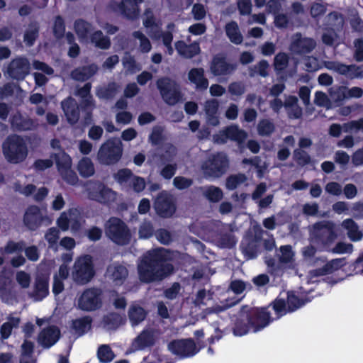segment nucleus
<instances>
[{
    "mask_svg": "<svg viewBox=\"0 0 363 363\" xmlns=\"http://www.w3.org/2000/svg\"><path fill=\"white\" fill-rule=\"evenodd\" d=\"M94 275L93 259L90 255H81L75 259L71 271V277L74 282L79 285L86 284Z\"/></svg>",
    "mask_w": 363,
    "mask_h": 363,
    "instance_id": "2",
    "label": "nucleus"
},
{
    "mask_svg": "<svg viewBox=\"0 0 363 363\" xmlns=\"http://www.w3.org/2000/svg\"><path fill=\"white\" fill-rule=\"evenodd\" d=\"M246 138L245 131L240 130L238 126L232 125L215 135L213 138L217 143H225L228 139L242 143Z\"/></svg>",
    "mask_w": 363,
    "mask_h": 363,
    "instance_id": "18",
    "label": "nucleus"
},
{
    "mask_svg": "<svg viewBox=\"0 0 363 363\" xmlns=\"http://www.w3.org/2000/svg\"><path fill=\"white\" fill-rule=\"evenodd\" d=\"M60 337L59 329L55 326H49L39 333L38 341L43 347L49 348L57 342Z\"/></svg>",
    "mask_w": 363,
    "mask_h": 363,
    "instance_id": "21",
    "label": "nucleus"
},
{
    "mask_svg": "<svg viewBox=\"0 0 363 363\" xmlns=\"http://www.w3.org/2000/svg\"><path fill=\"white\" fill-rule=\"evenodd\" d=\"M235 65L225 61L223 57L216 56L213 58L211 66V72L216 76L228 75L235 69Z\"/></svg>",
    "mask_w": 363,
    "mask_h": 363,
    "instance_id": "23",
    "label": "nucleus"
},
{
    "mask_svg": "<svg viewBox=\"0 0 363 363\" xmlns=\"http://www.w3.org/2000/svg\"><path fill=\"white\" fill-rule=\"evenodd\" d=\"M168 349L173 354L181 357L192 356L197 352L195 343L191 340L173 341L169 344Z\"/></svg>",
    "mask_w": 363,
    "mask_h": 363,
    "instance_id": "15",
    "label": "nucleus"
},
{
    "mask_svg": "<svg viewBox=\"0 0 363 363\" xmlns=\"http://www.w3.org/2000/svg\"><path fill=\"white\" fill-rule=\"evenodd\" d=\"M158 337L157 331L152 329L144 330L133 340L131 344V350L138 351L152 346Z\"/></svg>",
    "mask_w": 363,
    "mask_h": 363,
    "instance_id": "14",
    "label": "nucleus"
},
{
    "mask_svg": "<svg viewBox=\"0 0 363 363\" xmlns=\"http://www.w3.org/2000/svg\"><path fill=\"white\" fill-rule=\"evenodd\" d=\"M129 319L133 325H138L146 316V313L143 308L137 305H133L130 307L128 311Z\"/></svg>",
    "mask_w": 363,
    "mask_h": 363,
    "instance_id": "42",
    "label": "nucleus"
},
{
    "mask_svg": "<svg viewBox=\"0 0 363 363\" xmlns=\"http://www.w3.org/2000/svg\"><path fill=\"white\" fill-rule=\"evenodd\" d=\"M75 31L82 40L87 41L88 35L92 30V27L89 23L78 20L74 23Z\"/></svg>",
    "mask_w": 363,
    "mask_h": 363,
    "instance_id": "41",
    "label": "nucleus"
},
{
    "mask_svg": "<svg viewBox=\"0 0 363 363\" xmlns=\"http://www.w3.org/2000/svg\"><path fill=\"white\" fill-rule=\"evenodd\" d=\"M101 292L96 289L85 290L78 300L79 307L84 311H94L101 306Z\"/></svg>",
    "mask_w": 363,
    "mask_h": 363,
    "instance_id": "13",
    "label": "nucleus"
},
{
    "mask_svg": "<svg viewBox=\"0 0 363 363\" xmlns=\"http://www.w3.org/2000/svg\"><path fill=\"white\" fill-rule=\"evenodd\" d=\"M228 91L231 95L240 96L245 92V86L241 82H233L228 86Z\"/></svg>",
    "mask_w": 363,
    "mask_h": 363,
    "instance_id": "63",
    "label": "nucleus"
},
{
    "mask_svg": "<svg viewBox=\"0 0 363 363\" xmlns=\"http://www.w3.org/2000/svg\"><path fill=\"white\" fill-rule=\"evenodd\" d=\"M60 238V232L55 228H50L45 234V239L48 242L49 247L55 252L58 250L57 242Z\"/></svg>",
    "mask_w": 363,
    "mask_h": 363,
    "instance_id": "45",
    "label": "nucleus"
},
{
    "mask_svg": "<svg viewBox=\"0 0 363 363\" xmlns=\"http://www.w3.org/2000/svg\"><path fill=\"white\" fill-rule=\"evenodd\" d=\"M30 63L26 58L18 57L13 60L9 67L8 73L13 79H23L28 74Z\"/></svg>",
    "mask_w": 363,
    "mask_h": 363,
    "instance_id": "17",
    "label": "nucleus"
},
{
    "mask_svg": "<svg viewBox=\"0 0 363 363\" xmlns=\"http://www.w3.org/2000/svg\"><path fill=\"white\" fill-rule=\"evenodd\" d=\"M84 224L83 216L77 208L62 212L57 220V225L62 231L70 230L72 233L79 231Z\"/></svg>",
    "mask_w": 363,
    "mask_h": 363,
    "instance_id": "7",
    "label": "nucleus"
},
{
    "mask_svg": "<svg viewBox=\"0 0 363 363\" xmlns=\"http://www.w3.org/2000/svg\"><path fill=\"white\" fill-rule=\"evenodd\" d=\"M98 69V66L92 64L86 67H79L74 69L72 71L71 76L75 80L85 81L95 74Z\"/></svg>",
    "mask_w": 363,
    "mask_h": 363,
    "instance_id": "30",
    "label": "nucleus"
},
{
    "mask_svg": "<svg viewBox=\"0 0 363 363\" xmlns=\"http://www.w3.org/2000/svg\"><path fill=\"white\" fill-rule=\"evenodd\" d=\"M246 179V177L242 174L232 175L227 179L225 185L227 189L233 190L244 183Z\"/></svg>",
    "mask_w": 363,
    "mask_h": 363,
    "instance_id": "54",
    "label": "nucleus"
},
{
    "mask_svg": "<svg viewBox=\"0 0 363 363\" xmlns=\"http://www.w3.org/2000/svg\"><path fill=\"white\" fill-rule=\"evenodd\" d=\"M73 328L76 333L81 335L91 328V319L89 317L77 319L73 322Z\"/></svg>",
    "mask_w": 363,
    "mask_h": 363,
    "instance_id": "48",
    "label": "nucleus"
},
{
    "mask_svg": "<svg viewBox=\"0 0 363 363\" xmlns=\"http://www.w3.org/2000/svg\"><path fill=\"white\" fill-rule=\"evenodd\" d=\"M85 191L88 198L102 203L115 201L117 197L116 192L97 182H87L85 184Z\"/></svg>",
    "mask_w": 363,
    "mask_h": 363,
    "instance_id": "6",
    "label": "nucleus"
},
{
    "mask_svg": "<svg viewBox=\"0 0 363 363\" xmlns=\"http://www.w3.org/2000/svg\"><path fill=\"white\" fill-rule=\"evenodd\" d=\"M175 48L178 54L184 58H191L198 55L201 50L198 43L187 45L182 40L175 43Z\"/></svg>",
    "mask_w": 363,
    "mask_h": 363,
    "instance_id": "26",
    "label": "nucleus"
},
{
    "mask_svg": "<svg viewBox=\"0 0 363 363\" xmlns=\"http://www.w3.org/2000/svg\"><path fill=\"white\" fill-rule=\"evenodd\" d=\"M168 253L164 248L149 251L138 265L140 279L144 282L161 280L170 274L173 267L166 260Z\"/></svg>",
    "mask_w": 363,
    "mask_h": 363,
    "instance_id": "1",
    "label": "nucleus"
},
{
    "mask_svg": "<svg viewBox=\"0 0 363 363\" xmlns=\"http://www.w3.org/2000/svg\"><path fill=\"white\" fill-rule=\"evenodd\" d=\"M154 206L157 213L163 218H169L175 212L172 196L166 191L159 194Z\"/></svg>",
    "mask_w": 363,
    "mask_h": 363,
    "instance_id": "12",
    "label": "nucleus"
},
{
    "mask_svg": "<svg viewBox=\"0 0 363 363\" xmlns=\"http://www.w3.org/2000/svg\"><path fill=\"white\" fill-rule=\"evenodd\" d=\"M218 101L216 99L206 101L204 104V111L206 116L207 123L213 126H216L219 124L218 117Z\"/></svg>",
    "mask_w": 363,
    "mask_h": 363,
    "instance_id": "27",
    "label": "nucleus"
},
{
    "mask_svg": "<svg viewBox=\"0 0 363 363\" xmlns=\"http://www.w3.org/2000/svg\"><path fill=\"white\" fill-rule=\"evenodd\" d=\"M274 125L269 120L264 119L259 122L257 125V132L261 136H269L274 130Z\"/></svg>",
    "mask_w": 363,
    "mask_h": 363,
    "instance_id": "50",
    "label": "nucleus"
},
{
    "mask_svg": "<svg viewBox=\"0 0 363 363\" xmlns=\"http://www.w3.org/2000/svg\"><path fill=\"white\" fill-rule=\"evenodd\" d=\"M133 36L139 40L138 49L143 53H147L152 49L150 40L140 31H135Z\"/></svg>",
    "mask_w": 363,
    "mask_h": 363,
    "instance_id": "46",
    "label": "nucleus"
},
{
    "mask_svg": "<svg viewBox=\"0 0 363 363\" xmlns=\"http://www.w3.org/2000/svg\"><path fill=\"white\" fill-rule=\"evenodd\" d=\"M345 264V261L343 258L334 259L328 262L321 270L318 272H315V273L317 275L330 274L343 267Z\"/></svg>",
    "mask_w": 363,
    "mask_h": 363,
    "instance_id": "44",
    "label": "nucleus"
},
{
    "mask_svg": "<svg viewBox=\"0 0 363 363\" xmlns=\"http://www.w3.org/2000/svg\"><path fill=\"white\" fill-rule=\"evenodd\" d=\"M90 40L96 47L106 50L110 48L111 42L108 37L104 35L101 30H96L90 35Z\"/></svg>",
    "mask_w": 363,
    "mask_h": 363,
    "instance_id": "37",
    "label": "nucleus"
},
{
    "mask_svg": "<svg viewBox=\"0 0 363 363\" xmlns=\"http://www.w3.org/2000/svg\"><path fill=\"white\" fill-rule=\"evenodd\" d=\"M62 179L69 185H76L79 182V178L72 167L59 172Z\"/></svg>",
    "mask_w": 363,
    "mask_h": 363,
    "instance_id": "52",
    "label": "nucleus"
},
{
    "mask_svg": "<svg viewBox=\"0 0 363 363\" xmlns=\"http://www.w3.org/2000/svg\"><path fill=\"white\" fill-rule=\"evenodd\" d=\"M106 235L118 245H126L130 242V233L125 224L117 218H111L106 223Z\"/></svg>",
    "mask_w": 363,
    "mask_h": 363,
    "instance_id": "8",
    "label": "nucleus"
},
{
    "mask_svg": "<svg viewBox=\"0 0 363 363\" xmlns=\"http://www.w3.org/2000/svg\"><path fill=\"white\" fill-rule=\"evenodd\" d=\"M269 322V315L264 309H261L255 313V320L252 321L254 332H257L268 325Z\"/></svg>",
    "mask_w": 363,
    "mask_h": 363,
    "instance_id": "36",
    "label": "nucleus"
},
{
    "mask_svg": "<svg viewBox=\"0 0 363 363\" xmlns=\"http://www.w3.org/2000/svg\"><path fill=\"white\" fill-rule=\"evenodd\" d=\"M157 86L162 98L169 105H174L182 99L179 86L169 78H161L157 81Z\"/></svg>",
    "mask_w": 363,
    "mask_h": 363,
    "instance_id": "9",
    "label": "nucleus"
},
{
    "mask_svg": "<svg viewBox=\"0 0 363 363\" xmlns=\"http://www.w3.org/2000/svg\"><path fill=\"white\" fill-rule=\"evenodd\" d=\"M342 226L347 230L348 238L354 242L360 240L363 233L358 225L352 219H346L342 223Z\"/></svg>",
    "mask_w": 363,
    "mask_h": 363,
    "instance_id": "33",
    "label": "nucleus"
},
{
    "mask_svg": "<svg viewBox=\"0 0 363 363\" xmlns=\"http://www.w3.org/2000/svg\"><path fill=\"white\" fill-rule=\"evenodd\" d=\"M3 153L9 162L17 164L26 159L28 149L21 138L13 135L8 138L4 143Z\"/></svg>",
    "mask_w": 363,
    "mask_h": 363,
    "instance_id": "3",
    "label": "nucleus"
},
{
    "mask_svg": "<svg viewBox=\"0 0 363 363\" xmlns=\"http://www.w3.org/2000/svg\"><path fill=\"white\" fill-rule=\"evenodd\" d=\"M203 196L210 202L218 203L223 196L222 190L215 186H208L201 188Z\"/></svg>",
    "mask_w": 363,
    "mask_h": 363,
    "instance_id": "34",
    "label": "nucleus"
},
{
    "mask_svg": "<svg viewBox=\"0 0 363 363\" xmlns=\"http://www.w3.org/2000/svg\"><path fill=\"white\" fill-rule=\"evenodd\" d=\"M20 323V319L18 317H9L8 320L4 323L0 328V334L3 339H7L13 328H17Z\"/></svg>",
    "mask_w": 363,
    "mask_h": 363,
    "instance_id": "43",
    "label": "nucleus"
},
{
    "mask_svg": "<svg viewBox=\"0 0 363 363\" xmlns=\"http://www.w3.org/2000/svg\"><path fill=\"white\" fill-rule=\"evenodd\" d=\"M127 269L121 264H113L110 265L106 272V275L116 285H121L128 277Z\"/></svg>",
    "mask_w": 363,
    "mask_h": 363,
    "instance_id": "24",
    "label": "nucleus"
},
{
    "mask_svg": "<svg viewBox=\"0 0 363 363\" xmlns=\"http://www.w3.org/2000/svg\"><path fill=\"white\" fill-rule=\"evenodd\" d=\"M304 302L300 301L293 293H289L287 298L288 311L291 312L300 308Z\"/></svg>",
    "mask_w": 363,
    "mask_h": 363,
    "instance_id": "59",
    "label": "nucleus"
},
{
    "mask_svg": "<svg viewBox=\"0 0 363 363\" xmlns=\"http://www.w3.org/2000/svg\"><path fill=\"white\" fill-rule=\"evenodd\" d=\"M48 294V277H38L35 279V287L33 296L36 301L45 298Z\"/></svg>",
    "mask_w": 363,
    "mask_h": 363,
    "instance_id": "32",
    "label": "nucleus"
},
{
    "mask_svg": "<svg viewBox=\"0 0 363 363\" xmlns=\"http://www.w3.org/2000/svg\"><path fill=\"white\" fill-rule=\"evenodd\" d=\"M228 164L226 155L218 153L210 156L201 166V171L206 178H218L224 172Z\"/></svg>",
    "mask_w": 363,
    "mask_h": 363,
    "instance_id": "5",
    "label": "nucleus"
},
{
    "mask_svg": "<svg viewBox=\"0 0 363 363\" xmlns=\"http://www.w3.org/2000/svg\"><path fill=\"white\" fill-rule=\"evenodd\" d=\"M91 88V84L87 83L77 91V94L82 98V104L86 108L92 110L95 105L92 96L90 95Z\"/></svg>",
    "mask_w": 363,
    "mask_h": 363,
    "instance_id": "35",
    "label": "nucleus"
},
{
    "mask_svg": "<svg viewBox=\"0 0 363 363\" xmlns=\"http://www.w3.org/2000/svg\"><path fill=\"white\" fill-rule=\"evenodd\" d=\"M175 25L173 23H170L167 26V30L164 32H160V30H157L160 35L159 39H162L163 45L172 43L173 40L172 32L174 31Z\"/></svg>",
    "mask_w": 363,
    "mask_h": 363,
    "instance_id": "55",
    "label": "nucleus"
},
{
    "mask_svg": "<svg viewBox=\"0 0 363 363\" xmlns=\"http://www.w3.org/2000/svg\"><path fill=\"white\" fill-rule=\"evenodd\" d=\"M154 228L150 221H144L139 227V238L142 239H147L153 235Z\"/></svg>",
    "mask_w": 363,
    "mask_h": 363,
    "instance_id": "57",
    "label": "nucleus"
},
{
    "mask_svg": "<svg viewBox=\"0 0 363 363\" xmlns=\"http://www.w3.org/2000/svg\"><path fill=\"white\" fill-rule=\"evenodd\" d=\"M52 219L47 215L46 209L33 206L28 208L24 216V223L30 230L37 229L42 223L50 224Z\"/></svg>",
    "mask_w": 363,
    "mask_h": 363,
    "instance_id": "11",
    "label": "nucleus"
},
{
    "mask_svg": "<svg viewBox=\"0 0 363 363\" xmlns=\"http://www.w3.org/2000/svg\"><path fill=\"white\" fill-rule=\"evenodd\" d=\"M55 158L59 172L72 167V160L71 157L64 151L56 154Z\"/></svg>",
    "mask_w": 363,
    "mask_h": 363,
    "instance_id": "38",
    "label": "nucleus"
},
{
    "mask_svg": "<svg viewBox=\"0 0 363 363\" xmlns=\"http://www.w3.org/2000/svg\"><path fill=\"white\" fill-rule=\"evenodd\" d=\"M289 57L285 53H279L274 57V67L277 70L284 69L288 64Z\"/></svg>",
    "mask_w": 363,
    "mask_h": 363,
    "instance_id": "62",
    "label": "nucleus"
},
{
    "mask_svg": "<svg viewBox=\"0 0 363 363\" xmlns=\"http://www.w3.org/2000/svg\"><path fill=\"white\" fill-rule=\"evenodd\" d=\"M16 280L22 288H28L30 284V277L24 271H19L16 273Z\"/></svg>",
    "mask_w": 363,
    "mask_h": 363,
    "instance_id": "64",
    "label": "nucleus"
},
{
    "mask_svg": "<svg viewBox=\"0 0 363 363\" xmlns=\"http://www.w3.org/2000/svg\"><path fill=\"white\" fill-rule=\"evenodd\" d=\"M62 108L71 124L76 123L79 118V111L77 102L72 98H67L62 101Z\"/></svg>",
    "mask_w": 363,
    "mask_h": 363,
    "instance_id": "25",
    "label": "nucleus"
},
{
    "mask_svg": "<svg viewBox=\"0 0 363 363\" xmlns=\"http://www.w3.org/2000/svg\"><path fill=\"white\" fill-rule=\"evenodd\" d=\"M316 45L314 40L310 38H302L301 34L296 33L292 38L290 49L292 52L303 54L312 51Z\"/></svg>",
    "mask_w": 363,
    "mask_h": 363,
    "instance_id": "20",
    "label": "nucleus"
},
{
    "mask_svg": "<svg viewBox=\"0 0 363 363\" xmlns=\"http://www.w3.org/2000/svg\"><path fill=\"white\" fill-rule=\"evenodd\" d=\"M39 26L37 23H30L24 31L23 41L28 46H32L38 36Z\"/></svg>",
    "mask_w": 363,
    "mask_h": 363,
    "instance_id": "39",
    "label": "nucleus"
},
{
    "mask_svg": "<svg viewBox=\"0 0 363 363\" xmlns=\"http://www.w3.org/2000/svg\"><path fill=\"white\" fill-rule=\"evenodd\" d=\"M311 235L312 239L320 238L325 245H330L337 238L334 224L329 221L315 223L311 230Z\"/></svg>",
    "mask_w": 363,
    "mask_h": 363,
    "instance_id": "10",
    "label": "nucleus"
},
{
    "mask_svg": "<svg viewBox=\"0 0 363 363\" xmlns=\"http://www.w3.org/2000/svg\"><path fill=\"white\" fill-rule=\"evenodd\" d=\"M77 169L79 175L83 178L91 177L95 174L94 164L87 157H84L79 160L77 164Z\"/></svg>",
    "mask_w": 363,
    "mask_h": 363,
    "instance_id": "29",
    "label": "nucleus"
},
{
    "mask_svg": "<svg viewBox=\"0 0 363 363\" xmlns=\"http://www.w3.org/2000/svg\"><path fill=\"white\" fill-rule=\"evenodd\" d=\"M98 358L101 362H111L113 357L114 354L111 348L108 345H101L98 350Z\"/></svg>",
    "mask_w": 363,
    "mask_h": 363,
    "instance_id": "53",
    "label": "nucleus"
},
{
    "mask_svg": "<svg viewBox=\"0 0 363 363\" xmlns=\"http://www.w3.org/2000/svg\"><path fill=\"white\" fill-rule=\"evenodd\" d=\"M143 24L148 30L149 35L153 40H157L160 37L157 30H160L162 23L155 17L151 9H147L143 16Z\"/></svg>",
    "mask_w": 363,
    "mask_h": 363,
    "instance_id": "22",
    "label": "nucleus"
},
{
    "mask_svg": "<svg viewBox=\"0 0 363 363\" xmlns=\"http://www.w3.org/2000/svg\"><path fill=\"white\" fill-rule=\"evenodd\" d=\"M123 64L126 71L131 74L141 69L140 65L137 64L134 58L130 55L125 56L123 58Z\"/></svg>",
    "mask_w": 363,
    "mask_h": 363,
    "instance_id": "56",
    "label": "nucleus"
},
{
    "mask_svg": "<svg viewBox=\"0 0 363 363\" xmlns=\"http://www.w3.org/2000/svg\"><path fill=\"white\" fill-rule=\"evenodd\" d=\"M123 154V145L121 141L110 139L103 143L97 153V160L106 165L113 164L119 161Z\"/></svg>",
    "mask_w": 363,
    "mask_h": 363,
    "instance_id": "4",
    "label": "nucleus"
},
{
    "mask_svg": "<svg viewBox=\"0 0 363 363\" xmlns=\"http://www.w3.org/2000/svg\"><path fill=\"white\" fill-rule=\"evenodd\" d=\"M189 81L195 84L196 89H206L208 86V81L204 77V71L201 68H194L188 74Z\"/></svg>",
    "mask_w": 363,
    "mask_h": 363,
    "instance_id": "28",
    "label": "nucleus"
},
{
    "mask_svg": "<svg viewBox=\"0 0 363 363\" xmlns=\"http://www.w3.org/2000/svg\"><path fill=\"white\" fill-rule=\"evenodd\" d=\"M343 131L345 133L363 132V118L344 123Z\"/></svg>",
    "mask_w": 363,
    "mask_h": 363,
    "instance_id": "51",
    "label": "nucleus"
},
{
    "mask_svg": "<svg viewBox=\"0 0 363 363\" xmlns=\"http://www.w3.org/2000/svg\"><path fill=\"white\" fill-rule=\"evenodd\" d=\"M110 6L113 11L120 13L128 19L134 20L140 13L138 4L133 0H122L121 3L112 2Z\"/></svg>",
    "mask_w": 363,
    "mask_h": 363,
    "instance_id": "16",
    "label": "nucleus"
},
{
    "mask_svg": "<svg viewBox=\"0 0 363 363\" xmlns=\"http://www.w3.org/2000/svg\"><path fill=\"white\" fill-rule=\"evenodd\" d=\"M133 175L134 174L130 169H122L114 174L113 178L115 181L117 182L120 185L124 186L127 184H130Z\"/></svg>",
    "mask_w": 363,
    "mask_h": 363,
    "instance_id": "47",
    "label": "nucleus"
},
{
    "mask_svg": "<svg viewBox=\"0 0 363 363\" xmlns=\"http://www.w3.org/2000/svg\"><path fill=\"white\" fill-rule=\"evenodd\" d=\"M332 99L335 101H340L347 98V88L345 86H340L330 91Z\"/></svg>",
    "mask_w": 363,
    "mask_h": 363,
    "instance_id": "60",
    "label": "nucleus"
},
{
    "mask_svg": "<svg viewBox=\"0 0 363 363\" xmlns=\"http://www.w3.org/2000/svg\"><path fill=\"white\" fill-rule=\"evenodd\" d=\"M279 261L282 264L293 265L295 261V252L291 245H284L279 248Z\"/></svg>",
    "mask_w": 363,
    "mask_h": 363,
    "instance_id": "40",
    "label": "nucleus"
},
{
    "mask_svg": "<svg viewBox=\"0 0 363 363\" xmlns=\"http://www.w3.org/2000/svg\"><path fill=\"white\" fill-rule=\"evenodd\" d=\"M225 30L231 43L239 45L242 42L243 37L240 31L238 24L235 21L228 23L225 26Z\"/></svg>",
    "mask_w": 363,
    "mask_h": 363,
    "instance_id": "31",
    "label": "nucleus"
},
{
    "mask_svg": "<svg viewBox=\"0 0 363 363\" xmlns=\"http://www.w3.org/2000/svg\"><path fill=\"white\" fill-rule=\"evenodd\" d=\"M325 67L330 70L335 71L340 74L347 75L350 77H362L363 66L345 65L337 62H328Z\"/></svg>",
    "mask_w": 363,
    "mask_h": 363,
    "instance_id": "19",
    "label": "nucleus"
},
{
    "mask_svg": "<svg viewBox=\"0 0 363 363\" xmlns=\"http://www.w3.org/2000/svg\"><path fill=\"white\" fill-rule=\"evenodd\" d=\"M207 13L205 6L201 4H195L191 9V14L196 21L203 19Z\"/></svg>",
    "mask_w": 363,
    "mask_h": 363,
    "instance_id": "58",
    "label": "nucleus"
},
{
    "mask_svg": "<svg viewBox=\"0 0 363 363\" xmlns=\"http://www.w3.org/2000/svg\"><path fill=\"white\" fill-rule=\"evenodd\" d=\"M130 186H131L134 191L141 192L145 189L146 182L143 177L133 175L130 181Z\"/></svg>",
    "mask_w": 363,
    "mask_h": 363,
    "instance_id": "61",
    "label": "nucleus"
},
{
    "mask_svg": "<svg viewBox=\"0 0 363 363\" xmlns=\"http://www.w3.org/2000/svg\"><path fill=\"white\" fill-rule=\"evenodd\" d=\"M118 90V86L115 83L109 84L106 87L99 88L96 90V96L103 99H108L113 96Z\"/></svg>",
    "mask_w": 363,
    "mask_h": 363,
    "instance_id": "49",
    "label": "nucleus"
}]
</instances>
